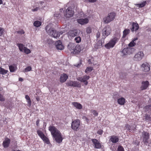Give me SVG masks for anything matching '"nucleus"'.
<instances>
[{
	"label": "nucleus",
	"instance_id": "obj_14",
	"mask_svg": "<svg viewBox=\"0 0 151 151\" xmlns=\"http://www.w3.org/2000/svg\"><path fill=\"white\" fill-rule=\"evenodd\" d=\"M91 141L93 144L95 148L100 149L101 147V145L98 140L95 139H91Z\"/></svg>",
	"mask_w": 151,
	"mask_h": 151
},
{
	"label": "nucleus",
	"instance_id": "obj_40",
	"mask_svg": "<svg viewBox=\"0 0 151 151\" xmlns=\"http://www.w3.org/2000/svg\"><path fill=\"white\" fill-rule=\"evenodd\" d=\"M31 69L32 68L30 66H28L23 71V72H25L30 71L31 70Z\"/></svg>",
	"mask_w": 151,
	"mask_h": 151
},
{
	"label": "nucleus",
	"instance_id": "obj_54",
	"mask_svg": "<svg viewBox=\"0 0 151 151\" xmlns=\"http://www.w3.org/2000/svg\"><path fill=\"white\" fill-rule=\"evenodd\" d=\"M24 31L23 30L20 31H19L18 32V33L21 34H24Z\"/></svg>",
	"mask_w": 151,
	"mask_h": 151
},
{
	"label": "nucleus",
	"instance_id": "obj_25",
	"mask_svg": "<svg viewBox=\"0 0 151 151\" xmlns=\"http://www.w3.org/2000/svg\"><path fill=\"white\" fill-rule=\"evenodd\" d=\"M118 102L119 104L123 105L125 103V99L124 98L122 97L118 99Z\"/></svg>",
	"mask_w": 151,
	"mask_h": 151
},
{
	"label": "nucleus",
	"instance_id": "obj_29",
	"mask_svg": "<svg viewBox=\"0 0 151 151\" xmlns=\"http://www.w3.org/2000/svg\"><path fill=\"white\" fill-rule=\"evenodd\" d=\"M144 119H145L146 121H150L151 120V118L149 115L147 114H146L144 116Z\"/></svg>",
	"mask_w": 151,
	"mask_h": 151
},
{
	"label": "nucleus",
	"instance_id": "obj_33",
	"mask_svg": "<svg viewBox=\"0 0 151 151\" xmlns=\"http://www.w3.org/2000/svg\"><path fill=\"white\" fill-rule=\"evenodd\" d=\"M8 71L0 67V73L1 74L4 75L7 73Z\"/></svg>",
	"mask_w": 151,
	"mask_h": 151
},
{
	"label": "nucleus",
	"instance_id": "obj_31",
	"mask_svg": "<svg viewBox=\"0 0 151 151\" xmlns=\"http://www.w3.org/2000/svg\"><path fill=\"white\" fill-rule=\"evenodd\" d=\"M37 134L41 139L45 136L43 132L40 130H38L37 131Z\"/></svg>",
	"mask_w": 151,
	"mask_h": 151
},
{
	"label": "nucleus",
	"instance_id": "obj_13",
	"mask_svg": "<svg viewBox=\"0 0 151 151\" xmlns=\"http://www.w3.org/2000/svg\"><path fill=\"white\" fill-rule=\"evenodd\" d=\"M67 85L68 86L74 87H80L81 85L79 82L77 81H70L68 82Z\"/></svg>",
	"mask_w": 151,
	"mask_h": 151
},
{
	"label": "nucleus",
	"instance_id": "obj_55",
	"mask_svg": "<svg viewBox=\"0 0 151 151\" xmlns=\"http://www.w3.org/2000/svg\"><path fill=\"white\" fill-rule=\"evenodd\" d=\"M38 9V7H36V8L32 9V11L33 12L37 11Z\"/></svg>",
	"mask_w": 151,
	"mask_h": 151
},
{
	"label": "nucleus",
	"instance_id": "obj_17",
	"mask_svg": "<svg viewBox=\"0 0 151 151\" xmlns=\"http://www.w3.org/2000/svg\"><path fill=\"white\" fill-rule=\"evenodd\" d=\"M73 53L74 54H78L80 52L81 50L80 46L79 45H77L73 49Z\"/></svg>",
	"mask_w": 151,
	"mask_h": 151
},
{
	"label": "nucleus",
	"instance_id": "obj_21",
	"mask_svg": "<svg viewBox=\"0 0 151 151\" xmlns=\"http://www.w3.org/2000/svg\"><path fill=\"white\" fill-rule=\"evenodd\" d=\"M10 142V139L8 138L6 139L3 143V146L4 147H7L9 146Z\"/></svg>",
	"mask_w": 151,
	"mask_h": 151
},
{
	"label": "nucleus",
	"instance_id": "obj_42",
	"mask_svg": "<svg viewBox=\"0 0 151 151\" xmlns=\"http://www.w3.org/2000/svg\"><path fill=\"white\" fill-rule=\"evenodd\" d=\"M93 70V67H87L86 70H85V72L86 73L88 71L91 72Z\"/></svg>",
	"mask_w": 151,
	"mask_h": 151
},
{
	"label": "nucleus",
	"instance_id": "obj_28",
	"mask_svg": "<svg viewBox=\"0 0 151 151\" xmlns=\"http://www.w3.org/2000/svg\"><path fill=\"white\" fill-rule=\"evenodd\" d=\"M130 32V30L129 29H125L123 32V35L122 38H124L127 35L129 34Z\"/></svg>",
	"mask_w": 151,
	"mask_h": 151
},
{
	"label": "nucleus",
	"instance_id": "obj_52",
	"mask_svg": "<svg viewBox=\"0 0 151 151\" xmlns=\"http://www.w3.org/2000/svg\"><path fill=\"white\" fill-rule=\"evenodd\" d=\"M93 114L94 115L96 116H97L98 114V113H97L96 111L95 110L93 111Z\"/></svg>",
	"mask_w": 151,
	"mask_h": 151
},
{
	"label": "nucleus",
	"instance_id": "obj_27",
	"mask_svg": "<svg viewBox=\"0 0 151 151\" xmlns=\"http://www.w3.org/2000/svg\"><path fill=\"white\" fill-rule=\"evenodd\" d=\"M9 69L11 72H14L17 69V67L15 65L9 66Z\"/></svg>",
	"mask_w": 151,
	"mask_h": 151
},
{
	"label": "nucleus",
	"instance_id": "obj_58",
	"mask_svg": "<svg viewBox=\"0 0 151 151\" xmlns=\"http://www.w3.org/2000/svg\"><path fill=\"white\" fill-rule=\"evenodd\" d=\"M36 99L37 101H39L40 100V98L39 96H37L36 97Z\"/></svg>",
	"mask_w": 151,
	"mask_h": 151
},
{
	"label": "nucleus",
	"instance_id": "obj_53",
	"mask_svg": "<svg viewBox=\"0 0 151 151\" xmlns=\"http://www.w3.org/2000/svg\"><path fill=\"white\" fill-rule=\"evenodd\" d=\"M130 126H129L128 124H127L125 126V128L128 130H130Z\"/></svg>",
	"mask_w": 151,
	"mask_h": 151
},
{
	"label": "nucleus",
	"instance_id": "obj_51",
	"mask_svg": "<svg viewBox=\"0 0 151 151\" xmlns=\"http://www.w3.org/2000/svg\"><path fill=\"white\" fill-rule=\"evenodd\" d=\"M27 102H28V104H29V106H30L31 104V101L30 99H29V100H27Z\"/></svg>",
	"mask_w": 151,
	"mask_h": 151
},
{
	"label": "nucleus",
	"instance_id": "obj_24",
	"mask_svg": "<svg viewBox=\"0 0 151 151\" xmlns=\"http://www.w3.org/2000/svg\"><path fill=\"white\" fill-rule=\"evenodd\" d=\"M145 112L149 113L151 112V105H148L145 106L144 108Z\"/></svg>",
	"mask_w": 151,
	"mask_h": 151
},
{
	"label": "nucleus",
	"instance_id": "obj_41",
	"mask_svg": "<svg viewBox=\"0 0 151 151\" xmlns=\"http://www.w3.org/2000/svg\"><path fill=\"white\" fill-rule=\"evenodd\" d=\"M92 29L90 27H88L86 28V32L88 34L92 32Z\"/></svg>",
	"mask_w": 151,
	"mask_h": 151
},
{
	"label": "nucleus",
	"instance_id": "obj_20",
	"mask_svg": "<svg viewBox=\"0 0 151 151\" xmlns=\"http://www.w3.org/2000/svg\"><path fill=\"white\" fill-rule=\"evenodd\" d=\"M139 28L138 24L134 22L132 23V28L131 29V30L132 32L136 31Z\"/></svg>",
	"mask_w": 151,
	"mask_h": 151
},
{
	"label": "nucleus",
	"instance_id": "obj_3",
	"mask_svg": "<svg viewBox=\"0 0 151 151\" xmlns=\"http://www.w3.org/2000/svg\"><path fill=\"white\" fill-rule=\"evenodd\" d=\"M120 38L119 36H117L111 39L108 43L106 44L105 47L107 49H109L113 47L116 43L118 42Z\"/></svg>",
	"mask_w": 151,
	"mask_h": 151
},
{
	"label": "nucleus",
	"instance_id": "obj_5",
	"mask_svg": "<svg viewBox=\"0 0 151 151\" xmlns=\"http://www.w3.org/2000/svg\"><path fill=\"white\" fill-rule=\"evenodd\" d=\"M116 16V14L114 12L109 13L107 17L104 18L103 20L104 23L108 24L114 20Z\"/></svg>",
	"mask_w": 151,
	"mask_h": 151
},
{
	"label": "nucleus",
	"instance_id": "obj_57",
	"mask_svg": "<svg viewBox=\"0 0 151 151\" xmlns=\"http://www.w3.org/2000/svg\"><path fill=\"white\" fill-rule=\"evenodd\" d=\"M25 97L27 100L29 99H30V97L28 95H26Z\"/></svg>",
	"mask_w": 151,
	"mask_h": 151
},
{
	"label": "nucleus",
	"instance_id": "obj_8",
	"mask_svg": "<svg viewBox=\"0 0 151 151\" xmlns=\"http://www.w3.org/2000/svg\"><path fill=\"white\" fill-rule=\"evenodd\" d=\"M80 124V120L79 119H76L72 122L71 124V128L75 131H77L79 129V127Z\"/></svg>",
	"mask_w": 151,
	"mask_h": 151
},
{
	"label": "nucleus",
	"instance_id": "obj_15",
	"mask_svg": "<svg viewBox=\"0 0 151 151\" xmlns=\"http://www.w3.org/2000/svg\"><path fill=\"white\" fill-rule=\"evenodd\" d=\"M56 48L58 50H62L64 48V47L62 45V42L60 40L56 41L55 43Z\"/></svg>",
	"mask_w": 151,
	"mask_h": 151
},
{
	"label": "nucleus",
	"instance_id": "obj_43",
	"mask_svg": "<svg viewBox=\"0 0 151 151\" xmlns=\"http://www.w3.org/2000/svg\"><path fill=\"white\" fill-rule=\"evenodd\" d=\"M24 51L27 54H28L31 52L30 50L26 47L24 48Z\"/></svg>",
	"mask_w": 151,
	"mask_h": 151
},
{
	"label": "nucleus",
	"instance_id": "obj_36",
	"mask_svg": "<svg viewBox=\"0 0 151 151\" xmlns=\"http://www.w3.org/2000/svg\"><path fill=\"white\" fill-rule=\"evenodd\" d=\"M102 42L101 41H99L96 44V47L97 48H100L102 47Z\"/></svg>",
	"mask_w": 151,
	"mask_h": 151
},
{
	"label": "nucleus",
	"instance_id": "obj_50",
	"mask_svg": "<svg viewBox=\"0 0 151 151\" xmlns=\"http://www.w3.org/2000/svg\"><path fill=\"white\" fill-rule=\"evenodd\" d=\"M130 130H134L135 129V127L134 126H130Z\"/></svg>",
	"mask_w": 151,
	"mask_h": 151
},
{
	"label": "nucleus",
	"instance_id": "obj_11",
	"mask_svg": "<svg viewBox=\"0 0 151 151\" xmlns=\"http://www.w3.org/2000/svg\"><path fill=\"white\" fill-rule=\"evenodd\" d=\"M144 54L142 51L138 52L136 54L134 58V60L135 61H139L141 60L144 57Z\"/></svg>",
	"mask_w": 151,
	"mask_h": 151
},
{
	"label": "nucleus",
	"instance_id": "obj_38",
	"mask_svg": "<svg viewBox=\"0 0 151 151\" xmlns=\"http://www.w3.org/2000/svg\"><path fill=\"white\" fill-rule=\"evenodd\" d=\"M120 77L121 78H123L127 76L126 73L124 72H120L119 73Z\"/></svg>",
	"mask_w": 151,
	"mask_h": 151
},
{
	"label": "nucleus",
	"instance_id": "obj_23",
	"mask_svg": "<svg viewBox=\"0 0 151 151\" xmlns=\"http://www.w3.org/2000/svg\"><path fill=\"white\" fill-rule=\"evenodd\" d=\"M72 104L76 108L79 109H81L82 108V105L80 103L76 102H73L72 103Z\"/></svg>",
	"mask_w": 151,
	"mask_h": 151
},
{
	"label": "nucleus",
	"instance_id": "obj_62",
	"mask_svg": "<svg viewBox=\"0 0 151 151\" xmlns=\"http://www.w3.org/2000/svg\"><path fill=\"white\" fill-rule=\"evenodd\" d=\"M39 120H37V121H36V125L37 126H38V124H39Z\"/></svg>",
	"mask_w": 151,
	"mask_h": 151
},
{
	"label": "nucleus",
	"instance_id": "obj_61",
	"mask_svg": "<svg viewBox=\"0 0 151 151\" xmlns=\"http://www.w3.org/2000/svg\"><path fill=\"white\" fill-rule=\"evenodd\" d=\"M88 62L89 64H91L92 63L91 61V59L88 60Z\"/></svg>",
	"mask_w": 151,
	"mask_h": 151
},
{
	"label": "nucleus",
	"instance_id": "obj_35",
	"mask_svg": "<svg viewBox=\"0 0 151 151\" xmlns=\"http://www.w3.org/2000/svg\"><path fill=\"white\" fill-rule=\"evenodd\" d=\"M42 139L47 144H48L50 143V141L45 136Z\"/></svg>",
	"mask_w": 151,
	"mask_h": 151
},
{
	"label": "nucleus",
	"instance_id": "obj_12",
	"mask_svg": "<svg viewBox=\"0 0 151 151\" xmlns=\"http://www.w3.org/2000/svg\"><path fill=\"white\" fill-rule=\"evenodd\" d=\"M150 65L147 63H145L141 65V68L142 71L146 72L150 70Z\"/></svg>",
	"mask_w": 151,
	"mask_h": 151
},
{
	"label": "nucleus",
	"instance_id": "obj_60",
	"mask_svg": "<svg viewBox=\"0 0 151 151\" xmlns=\"http://www.w3.org/2000/svg\"><path fill=\"white\" fill-rule=\"evenodd\" d=\"M138 39V38L137 37H136L135 38H134L133 40H132V41H133V42H134L137 40Z\"/></svg>",
	"mask_w": 151,
	"mask_h": 151
},
{
	"label": "nucleus",
	"instance_id": "obj_44",
	"mask_svg": "<svg viewBox=\"0 0 151 151\" xmlns=\"http://www.w3.org/2000/svg\"><path fill=\"white\" fill-rule=\"evenodd\" d=\"M135 44H136L134 42H133V41H132L128 44V46L129 47H131L134 46Z\"/></svg>",
	"mask_w": 151,
	"mask_h": 151
},
{
	"label": "nucleus",
	"instance_id": "obj_59",
	"mask_svg": "<svg viewBox=\"0 0 151 151\" xmlns=\"http://www.w3.org/2000/svg\"><path fill=\"white\" fill-rule=\"evenodd\" d=\"M100 36V33H98L96 34V37L97 38H98Z\"/></svg>",
	"mask_w": 151,
	"mask_h": 151
},
{
	"label": "nucleus",
	"instance_id": "obj_48",
	"mask_svg": "<svg viewBox=\"0 0 151 151\" xmlns=\"http://www.w3.org/2000/svg\"><path fill=\"white\" fill-rule=\"evenodd\" d=\"M82 119L85 120L87 123L89 122V120L86 116H83Z\"/></svg>",
	"mask_w": 151,
	"mask_h": 151
},
{
	"label": "nucleus",
	"instance_id": "obj_37",
	"mask_svg": "<svg viewBox=\"0 0 151 151\" xmlns=\"http://www.w3.org/2000/svg\"><path fill=\"white\" fill-rule=\"evenodd\" d=\"M146 4V1H145L142 2L141 4H137V5L139 7L142 8L144 7L145 5Z\"/></svg>",
	"mask_w": 151,
	"mask_h": 151
},
{
	"label": "nucleus",
	"instance_id": "obj_9",
	"mask_svg": "<svg viewBox=\"0 0 151 151\" xmlns=\"http://www.w3.org/2000/svg\"><path fill=\"white\" fill-rule=\"evenodd\" d=\"M135 50L134 48L129 47L124 48L122 50V52L124 55H129L133 53Z\"/></svg>",
	"mask_w": 151,
	"mask_h": 151
},
{
	"label": "nucleus",
	"instance_id": "obj_22",
	"mask_svg": "<svg viewBox=\"0 0 151 151\" xmlns=\"http://www.w3.org/2000/svg\"><path fill=\"white\" fill-rule=\"evenodd\" d=\"M68 78V76L66 74L64 73L63 75H61L60 78V81L63 83L65 82Z\"/></svg>",
	"mask_w": 151,
	"mask_h": 151
},
{
	"label": "nucleus",
	"instance_id": "obj_18",
	"mask_svg": "<svg viewBox=\"0 0 151 151\" xmlns=\"http://www.w3.org/2000/svg\"><path fill=\"white\" fill-rule=\"evenodd\" d=\"M78 22L81 24H84L88 23V20L87 18L80 19H77Z\"/></svg>",
	"mask_w": 151,
	"mask_h": 151
},
{
	"label": "nucleus",
	"instance_id": "obj_4",
	"mask_svg": "<svg viewBox=\"0 0 151 151\" xmlns=\"http://www.w3.org/2000/svg\"><path fill=\"white\" fill-rule=\"evenodd\" d=\"M48 28V27L47 26L45 27V29L47 33L49 35L56 38L59 37V35L58 32H57L54 30L53 28H50L49 29L47 30Z\"/></svg>",
	"mask_w": 151,
	"mask_h": 151
},
{
	"label": "nucleus",
	"instance_id": "obj_34",
	"mask_svg": "<svg viewBox=\"0 0 151 151\" xmlns=\"http://www.w3.org/2000/svg\"><path fill=\"white\" fill-rule=\"evenodd\" d=\"M41 24V22L38 21H35L34 23V25L36 27H39Z\"/></svg>",
	"mask_w": 151,
	"mask_h": 151
},
{
	"label": "nucleus",
	"instance_id": "obj_6",
	"mask_svg": "<svg viewBox=\"0 0 151 151\" xmlns=\"http://www.w3.org/2000/svg\"><path fill=\"white\" fill-rule=\"evenodd\" d=\"M111 31V28L109 26L107 25L102 30V35L103 39H105L107 36L109 35Z\"/></svg>",
	"mask_w": 151,
	"mask_h": 151
},
{
	"label": "nucleus",
	"instance_id": "obj_46",
	"mask_svg": "<svg viewBox=\"0 0 151 151\" xmlns=\"http://www.w3.org/2000/svg\"><path fill=\"white\" fill-rule=\"evenodd\" d=\"M5 100V98L1 94H0V101H4Z\"/></svg>",
	"mask_w": 151,
	"mask_h": 151
},
{
	"label": "nucleus",
	"instance_id": "obj_45",
	"mask_svg": "<svg viewBox=\"0 0 151 151\" xmlns=\"http://www.w3.org/2000/svg\"><path fill=\"white\" fill-rule=\"evenodd\" d=\"M117 150L118 151H124L123 147L120 145L118 146L117 148Z\"/></svg>",
	"mask_w": 151,
	"mask_h": 151
},
{
	"label": "nucleus",
	"instance_id": "obj_16",
	"mask_svg": "<svg viewBox=\"0 0 151 151\" xmlns=\"http://www.w3.org/2000/svg\"><path fill=\"white\" fill-rule=\"evenodd\" d=\"M119 140V139L117 136L113 135L110 137L109 141L114 143H116Z\"/></svg>",
	"mask_w": 151,
	"mask_h": 151
},
{
	"label": "nucleus",
	"instance_id": "obj_1",
	"mask_svg": "<svg viewBox=\"0 0 151 151\" xmlns=\"http://www.w3.org/2000/svg\"><path fill=\"white\" fill-rule=\"evenodd\" d=\"M49 130L50 132L53 139L59 143H61L63 139L61 133L57 128L53 126H50Z\"/></svg>",
	"mask_w": 151,
	"mask_h": 151
},
{
	"label": "nucleus",
	"instance_id": "obj_30",
	"mask_svg": "<svg viewBox=\"0 0 151 151\" xmlns=\"http://www.w3.org/2000/svg\"><path fill=\"white\" fill-rule=\"evenodd\" d=\"M74 47V45L73 44L69 43L68 46V49L70 50H73Z\"/></svg>",
	"mask_w": 151,
	"mask_h": 151
},
{
	"label": "nucleus",
	"instance_id": "obj_64",
	"mask_svg": "<svg viewBox=\"0 0 151 151\" xmlns=\"http://www.w3.org/2000/svg\"><path fill=\"white\" fill-rule=\"evenodd\" d=\"M63 32L62 31H61L59 33V37L60 36V35H62L63 34Z\"/></svg>",
	"mask_w": 151,
	"mask_h": 151
},
{
	"label": "nucleus",
	"instance_id": "obj_39",
	"mask_svg": "<svg viewBox=\"0 0 151 151\" xmlns=\"http://www.w3.org/2000/svg\"><path fill=\"white\" fill-rule=\"evenodd\" d=\"M75 40L77 43H79L81 41V38L79 37H77L75 38Z\"/></svg>",
	"mask_w": 151,
	"mask_h": 151
},
{
	"label": "nucleus",
	"instance_id": "obj_19",
	"mask_svg": "<svg viewBox=\"0 0 151 151\" xmlns=\"http://www.w3.org/2000/svg\"><path fill=\"white\" fill-rule=\"evenodd\" d=\"M149 84V82L147 81H143L141 87V89L144 90L146 89L148 86Z\"/></svg>",
	"mask_w": 151,
	"mask_h": 151
},
{
	"label": "nucleus",
	"instance_id": "obj_10",
	"mask_svg": "<svg viewBox=\"0 0 151 151\" xmlns=\"http://www.w3.org/2000/svg\"><path fill=\"white\" fill-rule=\"evenodd\" d=\"M90 77L89 76L85 75L83 76L78 77L77 78V80L81 82L84 83L85 85L86 86L88 84L87 80Z\"/></svg>",
	"mask_w": 151,
	"mask_h": 151
},
{
	"label": "nucleus",
	"instance_id": "obj_49",
	"mask_svg": "<svg viewBox=\"0 0 151 151\" xmlns=\"http://www.w3.org/2000/svg\"><path fill=\"white\" fill-rule=\"evenodd\" d=\"M103 132V130L101 129H100L97 132V134H99V135H101L102 134Z\"/></svg>",
	"mask_w": 151,
	"mask_h": 151
},
{
	"label": "nucleus",
	"instance_id": "obj_63",
	"mask_svg": "<svg viewBox=\"0 0 151 151\" xmlns=\"http://www.w3.org/2000/svg\"><path fill=\"white\" fill-rule=\"evenodd\" d=\"M19 80L20 81H22L23 80V79L21 78H19Z\"/></svg>",
	"mask_w": 151,
	"mask_h": 151
},
{
	"label": "nucleus",
	"instance_id": "obj_26",
	"mask_svg": "<svg viewBox=\"0 0 151 151\" xmlns=\"http://www.w3.org/2000/svg\"><path fill=\"white\" fill-rule=\"evenodd\" d=\"M17 45L18 46L19 50L21 51H24V48L25 47L24 45L22 44L18 43L17 44Z\"/></svg>",
	"mask_w": 151,
	"mask_h": 151
},
{
	"label": "nucleus",
	"instance_id": "obj_2",
	"mask_svg": "<svg viewBox=\"0 0 151 151\" xmlns=\"http://www.w3.org/2000/svg\"><path fill=\"white\" fill-rule=\"evenodd\" d=\"M67 5L69 6L66 9L64 14V16L66 18H69L73 17L74 14L73 9L75 6L71 2L68 3L67 6Z\"/></svg>",
	"mask_w": 151,
	"mask_h": 151
},
{
	"label": "nucleus",
	"instance_id": "obj_32",
	"mask_svg": "<svg viewBox=\"0 0 151 151\" xmlns=\"http://www.w3.org/2000/svg\"><path fill=\"white\" fill-rule=\"evenodd\" d=\"M70 36L72 37H75L77 35V33L76 31H70Z\"/></svg>",
	"mask_w": 151,
	"mask_h": 151
},
{
	"label": "nucleus",
	"instance_id": "obj_47",
	"mask_svg": "<svg viewBox=\"0 0 151 151\" xmlns=\"http://www.w3.org/2000/svg\"><path fill=\"white\" fill-rule=\"evenodd\" d=\"M4 29L1 27H0V36H1L4 33Z\"/></svg>",
	"mask_w": 151,
	"mask_h": 151
},
{
	"label": "nucleus",
	"instance_id": "obj_56",
	"mask_svg": "<svg viewBox=\"0 0 151 151\" xmlns=\"http://www.w3.org/2000/svg\"><path fill=\"white\" fill-rule=\"evenodd\" d=\"M97 0H89L88 1L90 2L94 3Z\"/></svg>",
	"mask_w": 151,
	"mask_h": 151
},
{
	"label": "nucleus",
	"instance_id": "obj_7",
	"mask_svg": "<svg viewBox=\"0 0 151 151\" xmlns=\"http://www.w3.org/2000/svg\"><path fill=\"white\" fill-rule=\"evenodd\" d=\"M150 137L149 134L147 132L143 131L142 132L141 138L143 139V142L144 144L149 143L148 139Z\"/></svg>",
	"mask_w": 151,
	"mask_h": 151
}]
</instances>
